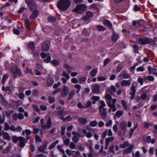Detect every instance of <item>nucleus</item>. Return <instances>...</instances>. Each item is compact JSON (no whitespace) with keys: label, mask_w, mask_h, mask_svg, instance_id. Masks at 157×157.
<instances>
[{"label":"nucleus","mask_w":157,"mask_h":157,"mask_svg":"<svg viewBox=\"0 0 157 157\" xmlns=\"http://www.w3.org/2000/svg\"><path fill=\"white\" fill-rule=\"evenodd\" d=\"M121 104L122 106L125 109H128V107L127 105L124 100H123L121 101Z\"/></svg>","instance_id":"obj_48"},{"label":"nucleus","mask_w":157,"mask_h":157,"mask_svg":"<svg viewBox=\"0 0 157 157\" xmlns=\"http://www.w3.org/2000/svg\"><path fill=\"white\" fill-rule=\"evenodd\" d=\"M8 75L6 74H5L2 78V82L3 84H4L6 80L8 78Z\"/></svg>","instance_id":"obj_54"},{"label":"nucleus","mask_w":157,"mask_h":157,"mask_svg":"<svg viewBox=\"0 0 157 157\" xmlns=\"http://www.w3.org/2000/svg\"><path fill=\"white\" fill-rule=\"evenodd\" d=\"M131 82V80H122L121 83V85L123 86H129L130 85V82Z\"/></svg>","instance_id":"obj_17"},{"label":"nucleus","mask_w":157,"mask_h":157,"mask_svg":"<svg viewBox=\"0 0 157 157\" xmlns=\"http://www.w3.org/2000/svg\"><path fill=\"white\" fill-rule=\"evenodd\" d=\"M40 55L41 57L44 59L45 58L50 55V54L48 53H45L44 52H42Z\"/></svg>","instance_id":"obj_43"},{"label":"nucleus","mask_w":157,"mask_h":157,"mask_svg":"<svg viewBox=\"0 0 157 157\" xmlns=\"http://www.w3.org/2000/svg\"><path fill=\"white\" fill-rule=\"evenodd\" d=\"M50 63L53 66L56 67L59 65V63L58 61L56 59H54L50 61Z\"/></svg>","instance_id":"obj_25"},{"label":"nucleus","mask_w":157,"mask_h":157,"mask_svg":"<svg viewBox=\"0 0 157 157\" xmlns=\"http://www.w3.org/2000/svg\"><path fill=\"white\" fill-rule=\"evenodd\" d=\"M48 99L49 100L48 102L50 104L53 103L55 102V99L54 97H53L51 96H49Z\"/></svg>","instance_id":"obj_40"},{"label":"nucleus","mask_w":157,"mask_h":157,"mask_svg":"<svg viewBox=\"0 0 157 157\" xmlns=\"http://www.w3.org/2000/svg\"><path fill=\"white\" fill-rule=\"evenodd\" d=\"M70 5V2L69 0H59L57 4L58 7L63 10L67 9Z\"/></svg>","instance_id":"obj_1"},{"label":"nucleus","mask_w":157,"mask_h":157,"mask_svg":"<svg viewBox=\"0 0 157 157\" xmlns=\"http://www.w3.org/2000/svg\"><path fill=\"white\" fill-rule=\"evenodd\" d=\"M72 139L73 141L76 143H77L79 140V138L77 136H73Z\"/></svg>","instance_id":"obj_50"},{"label":"nucleus","mask_w":157,"mask_h":157,"mask_svg":"<svg viewBox=\"0 0 157 157\" xmlns=\"http://www.w3.org/2000/svg\"><path fill=\"white\" fill-rule=\"evenodd\" d=\"M98 124L97 122L96 121H90V125L92 127H94L96 126Z\"/></svg>","instance_id":"obj_39"},{"label":"nucleus","mask_w":157,"mask_h":157,"mask_svg":"<svg viewBox=\"0 0 157 157\" xmlns=\"http://www.w3.org/2000/svg\"><path fill=\"white\" fill-rule=\"evenodd\" d=\"M40 108L42 111H45L47 109V106L44 105H40Z\"/></svg>","instance_id":"obj_64"},{"label":"nucleus","mask_w":157,"mask_h":157,"mask_svg":"<svg viewBox=\"0 0 157 157\" xmlns=\"http://www.w3.org/2000/svg\"><path fill=\"white\" fill-rule=\"evenodd\" d=\"M133 148V146L131 145L128 148L124 150V152L126 154H128L131 152Z\"/></svg>","instance_id":"obj_26"},{"label":"nucleus","mask_w":157,"mask_h":157,"mask_svg":"<svg viewBox=\"0 0 157 157\" xmlns=\"http://www.w3.org/2000/svg\"><path fill=\"white\" fill-rule=\"evenodd\" d=\"M147 94H146L144 93H143L140 96V98L142 99L145 100L147 98Z\"/></svg>","instance_id":"obj_62"},{"label":"nucleus","mask_w":157,"mask_h":157,"mask_svg":"<svg viewBox=\"0 0 157 157\" xmlns=\"http://www.w3.org/2000/svg\"><path fill=\"white\" fill-rule=\"evenodd\" d=\"M131 46L133 48L134 50V52L136 53H138L139 50L138 46L136 44L132 45Z\"/></svg>","instance_id":"obj_33"},{"label":"nucleus","mask_w":157,"mask_h":157,"mask_svg":"<svg viewBox=\"0 0 157 157\" xmlns=\"http://www.w3.org/2000/svg\"><path fill=\"white\" fill-rule=\"evenodd\" d=\"M52 121L51 118L49 117L47 120L46 124H43L41 125V127L44 129H46L50 128L52 126Z\"/></svg>","instance_id":"obj_10"},{"label":"nucleus","mask_w":157,"mask_h":157,"mask_svg":"<svg viewBox=\"0 0 157 157\" xmlns=\"http://www.w3.org/2000/svg\"><path fill=\"white\" fill-rule=\"evenodd\" d=\"M5 117L4 115L2 116L0 114V124H3L5 121Z\"/></svg>","instance_id":"obj_44"},{"label":"nucleus","mask_w":157,"mask_h":157,"mask_svg":"<svg viewBox=\"0 0 157 157\" xmlns=\"http://www.w3.org/2000/svg\"><path fill=\"white\" fill-rule=\"evenodd\" d=\"M38 11L36 10H35L31 14L29 18L31 20H33L35 19L38 15Z\"/></svg>","instance_id":"obj_15"},{"label":"nucleus","mask_w":157,"mask_h":157,"mask_svg":"<svg viewBox=\"0 0 157 157\" xmlns=\"http://www.w3.org/2000/svg\"><path fill=\"white\" fill-rule=\"evenodd\" d=\"M75 94L74 91L73 90L71 91L69 94V96L68 99L69 100H71L72 99Z\"/></svg>","instance_id":"obj_42"},{"label":"nucleus","mask_w":157,"mask_h":157,"mask_svg":"<svg viewBox=\"0 0 157 157\" xmlns=\"http://www.w3.org/2000/svg\"><path fill=\"white\" fill-rule=\"evenodd\" d=\"M116 91V89L115 87H114L113 85H111L110 88L108 89L107 90V92L108 93H110L111 95H113V93H115Z\"/></svg>","instance_id":"obj_16"},{"label":"nucleus","mask_w":157,"mask_h":157,"mask_svg":"<svg viewBox=\"0 0 157 157\" xmlns=\"http://www.w3.org/2000/svg\"><path fill=\"white\" fill-rule=\"evenodd\" d=\"M50 43L49 41H45L42 44L41 49L44 51H47L49 48Z\"/></svg>","instance_id":"obj_8"},{"label":"nucleus","mask_w":157,"mask_h":157,"mask_svg":"<svg viewBox=\"0 0 157 157\" xmlns=\"http://www.w3.org/2000/svg\"><path fill=\"white\" fill-rule=\"evenodd\" d=\"M128 143L127 142H125L122 144L120 145V147L121 148H124L128 146Z\"/></svg>","instance_id":"obj_58"},{"label":"nucleus","mask_w":157,"mask_h":157,"mask_svg":"<svg viewBox=\"0 0 157 157\" xmlns=\"http://www.w3.org/2000/svg\"><path fill=\"white\" fill-rule=\"evenodd\" d=\"M0 103L4 105H7L8 104V102L4 99L2 95L0 93Z\"/></svg>","instance_id":"obj_21"},{"label":"nucleus","mask_w":157,"mask_h":157,"mask_svg":"<svg viewBox=\"0 0 157 157\" xmlns=\"http://www.w3.org/2000/svg\"><path fill=\"white\" fill-rule=\"evenodd\" d=\"M27 6L31 10H33L36 7V4L34 0H25Z\"/></svg>","instance_id":"obj_6"},{"label":"nucleus","mask_w":157,"mask_h":157,"mask_svg":"<svg viewBox=\"0 0 157 157\" xmlns=\"http://www.w3.org/2000/svg\"><path fill=\"white\" fill-rule=\"evenodd\" d=\"M147 69L149 72V74H154L155 73L156 71V69L155 68H152L151 66H149L147 68Z\"/></svg>","instance_id":"obj_24"},{"label":"nucleus","mask_w":157,"mask_h":157,"mask_svg":"<svg viewBox=\"0 0 157 157\" xmlns=\"http://www.w3.org/2000/svg\"><path fill=\"white\" fill-rule=\"evenodd\" d=\"M70 142V140L68 138L63 140V143L65 145L68 146Z\"/></svg>","instance_id":"obj_56"},{"label":"nucleus","mask_w":157,"mask_h":157,"mask_svg":"<svg viewBox=\"0 0 157 157\" xmlns=\"http://www.w3.org/2000/svg\"><path fill=\"white\" fill-rule=\"evenodd\" d=\"M153 134L154 136L157 139V125H155L154 126Z\"/></svg>","instance_id":"obj_49"},{"label":"nucleus","mask_w":157,"mask_h":157,"mask_svg":"<svg viewBox=\"0 0 157 157\" xmlns=\"http://www.w3.org/2000/svg\"><path fill=\"white\" fill-rule=\"evenodd\" d=\"M3 137L4 139L5 140L6 139L8 140H10V136L9 135L8 133L6 132H5L4 133Z\"/></svg>","instance_id":"obj_35"},{"label":"nucleus","mask_w":157,"mask_h":157,"mask_svg":"<svg viewBox=\"0 0 157 157\" xmlns=\"http://www.w3.org/2000/svg\"><path fill=\"white\" fill-rule=\"evenodd\" d=\"M112 38L113 41L115 42L117 41L119 38V36L117 34L114 33L112 36Z\"/></svg>","instance_id":"obj_27"},{"label":"nucleus","mask_w":157,"mask_h":157,"mask_svg":"<svg viewBox=\"0 0 157 157\" xmlns=\"http://www.w3.org/2000/svg\"><path fill=\"white\" fill-rule=\"evenodd\" d=\"M32 107L33 109L37 111L38 113H40L41 111L40 109L39 108L38 106L36 105H33Z\"/></svg>","instance_id":"obj_37"},{"label":"nucleus","mask_w":157,"mask_h":157,"mask_svg":"<svg viewBox=\"0 0 157 157\" xmlns=\"http://www.w3.org/2000/svg\"><path fill=\"white\" fill-rule=\"evenodd\" d=\"M124 113L123 111L122 110H118L117 111L116 113V115L118 117H120Z\"/></svg>","instance_id":"obj_31"},{"label":"nucleus","mask_w":157,"mask_h":157,"mask_svg":"<svg viewBox=\"0 0 157 157\" xmlns=\"http://www.w3.org/2000/svg\"><path fill=\"white\" fill-rule=\"evenodd\" d=\"M146 142L148 143L154 144L155 142V140L154 138L151 139V136H148L146 138Z\"/></svg>","instance_id":"obj_19"},{"label":"nucleus","mask_w":157,"mask_h":157,"mask_svg":"<svg viewBox=\"0 0 157 157\" xmlns=\"http://www.w3.org/2000/svg\"><path fill=\"white\" fill-rule=\"evenodd\" d=\"M18 97L19 98L23 99L25 97V95L23 93L20 92L18 94Z\"/></svg>","instance_id":"obj_63"},{"label":"nucleus","mask_w":157,"mask_h":157,"mask_svg":"<svg viewBox=\"0 0 157 157\" xmlns=\"http://www.w3.org/2000/svg\"><path fill=\"white\" fill-rule=\"evenodd\" d=\"M100 114L103 119H105L107 117V112L106 108L99 109Z\"/></svg>","instance_id":"obj_11"},{"label":"nucleus","mask_w":157,"mask_h":157,"mask_svg":"<svg viewBox=\"0 0 157 157\" xmlns=\"http://www.w3.org/2000/svg\"><path fill=\"white\" fill-rule=\"evenodd\" d=\"M54 83V80L53 78H49L47 80V85L49 86H51Z\"/></svg>","instance_id":"obj_29"},{"label":"nucleus","mask_w":157,"mask_h":157,"mask_svg":"<svg viewBox=\"0 0 157 157\" xmlns=\"http://www.w3.org/2000/svg\"><path fill=\"white\" fill-rule=\"evenodd\" d=\"M59 141L58 140H56L54 142L52 143L49 147L48 149L49 150H52L54 148L56 144L58 143Z\"/></svg>","instance_id":"obj_28"},{"label":"nucleus","mask_w":157,"mask_h":157,"mask_svg":"<svg viewBox=\"0 0 157 157\" xmlns=\"http://www.w3.org/2000/svg\"><path fill=\"white\" fill-rule=\"evenodd\" d=\"M136 86H134V84H132L131 87V89L132 90V92H131L134 93H136Z\"/></svg>","instance_id":"obj_57"},{"label":"nucleus","mask_w":157,"mask_h":157,"mask_svg":"<svg viewBox=\"0 0 157 157\" xmlns=\"http://www.w3.org/2000/svg\"><path fill=\"white\" fill-rule=\"evenodd\" d=\"M25 132L26 134V138L29 140L30 137V134L31 133V131L29 129H26L25 130Z\"/></svg>","instance_id":"obj_30"},{"label":"nucleus","mask_w":157,"mask_h":157,"mask_svg":"<svg viewBox=\"0 0 157 157\" xmlns=\"http://www.w3.org/2000/svg\"><path fill=\"white\" fill-rule=\"evenodd\" d=\"M92 105V103L90 101L88 100L86 104H85V108H86Z\"/></svg>","instance_id":"obj_51"},{"label":"nucleus","mask_w":157,"mask_h":157,"mask_svg":"<svg viewBox=\"0 0 157 157\" xmlns=\"http://www.w3.org/2000/svg\"><path fill=\"white\" fill-rule=\"evenodd\" d=\"M78 122L82 124H85L87 123L86 118H79L78 120Z\"/></svg>","instance_id":"obj_20"},{"label":"nucleus","mask_w":157,"mask_h":157,"mask_svg":"<svg viewBox=\"0 0 157 157\" xmlns=\"http://www.w3.org/2000/svg\"><path fill=\"white\" fill-rule=\"evenodd\" d=\"M91 89L93 92L94 94H97L99 92L100 86L98 84H95L92 86Z\"/></svg>","instance_id":"obj_13"},{"label":"nucleus","mask_w":157,"mask_h":157,"mask_svg":"<svg viewBox=\"0 0 157 157\" xmlns=\"http://www.w3.org/2000/svg\"><path fill=\"white\" fill-rule=\"evenodd\" d=\"M28 48L32 52H33L35 49V46L33 42L30 41L27 44Z\"/></svg>","instance_id":"obj_14"},{"label":"nucleus","mask_w":157,"mask_h":157,"mask_svg":"<svg viewBox=\"0 0 157 157\" xmlns=\"http://www.w3.org/2000/svg\"><path fill=\"white\" fill-rule=\"evenodd\" d=\"M25 27L28 31L30 30V21L28 18H26L25 20Z\"/></svg>","instance_id":"obj_18"},{"label":"nucleus","mask_w":157,"mask_h":157,"mask_svg":"<svg viewBox=\"0 0 157 157\" xmlns=\"http://www.w3.org/2000/svg\"><path fill=\"white\" fill-rule=\"evenodd\" d=\"M97 73V70L96 69H93L90 72V75L93 77H94Z\"/></svg>","instance_id":"obj_34"},{"label":"nucleus","mask_w":157,"mask_h":157,"mask_svg":"<svg viewBox=\"0 0 157 157\" xmlns=\"http://www.w3.org/2000/svg\"><path fill=\"white\" fill-rule=\"evenodd\" d=\"M12 140L13 143H17L19 141V137H17V136L14 135L12 136Z\"/></svg>","instance_id":"obj_36"},{"label":"nucleus","mask_w":157,"mask_h":157,"mask_svg":"<svg viewBox=\"0 0 157 157\" xmlns=\"http://www.w3.org/2000/svg\"><path fill=\"white\" fill-rule=\"evenodd\" d=\"M130 76L128 74L126 71H122L118 76V78L120 79L123 78H127Z\"/></svg>","instance_id":"obj_9"},{"label":"nucleus","mask_w":157,"mask_h":157,"mask_svg":"<svg viewBox=\"0 0 157 157\" xmlns=\"http://www.w3.org/2000/svg\"><path fill=\"white\" fill-rule=\"evenodd\" d=\"M138 44L143 45L149 43V38L146 37H140L136 39Z\"/></svg>","instance_id":"obj_4"},{"label":"nucleus","mask_w":157,"mask_h":157,"mask_svg":"<svg viewBox=\"0 0 157 157\" xmlns=\"http://www.w3.org/2000/svg\"><path fill=\"white\" fill-rule=\"evenodd\" d=\"M48 20L49 22H55L56 21V19L52 17H48Z\"/></svg>","instance_id":"obj_47"},{"label":"nucleus","mask_w":157,"mask_h":157,"mask_svg":"<svg viewBox=\"0 0 157 157\" xmlns=\"http://www.w3.org/2000/svg\"><path fill=\"white\" fill-rule=\"evenodd\" d=\"M51 58L50 55L48 56L47 58L44 60V62L46 63H48L49 62L50 63Z\"/></svg>","instance_id":"obj_52"},{"label":"nucleus","mask_w":157,"mask_h":157,"mask_svg":"<svg viewBox=\"0 0 157 157\" xmlns=\"http://www.w3.org/2000/svg\"><path fill=\"white\" fill-rule=\"evenodd\" d=\"M69 88L66 86H64L62 88V90L61 91V96L63 97H64L67 95L69 93Z\"/></svg>","instance_id":"obj_7"},{"label":"nucleus","mask_w":157,"mask_h":157,"mask_svg":"<svg viewBox=\"0 0 157 157\" xmlns=\"http://www.w3.org/2000/svg\"><path fill=\"white\" fill-rule=\"evenodd\" d=\"M96 28L99 31H104L106 30V29L102 25H97L96 26Z\"/></svg>","instance_id":"obj_32"},{"label":"nucleus","mask_w":157,"mask_h":157,"mask_svg":"<svg viewBox=\"0 0 157 157\" xmlns=\"http://www.w3.org/2000/svg\"><path fill=\"white\" fill-rule=\"evenodd\" d=\"M114 140V138L113 136L109 137L106 138L105 139V143H108V144H109L110 142L113 141Z\"/></svg>","instance_id":"obj_38"},{"label":"nucleus","mask_w":157,"mask_h":157,"mask_svg":"<svg viewBox=\"0 0 157 157\" xmlns=\"http://www.w3.org/2000/svg\"><path fill=\"white\" fill-rule=\"evenodd\" d=\"M121 129L122 131V135L124 136L127 129V123L124 121L122 122L120 124Z\"/></svg>","instance_id":"obj_12"},{"label":"nucleus","mask_w":157,"mask_h":157,"mask_svg":"<svg viewBox=\"0 0 157 157\" xmlns=\"http://www.w3.org/2000/svg\"><path fill=\"white\" fill-rule=\"evenodd\" d=\"M108 152L109 153L112 152L113 153H115L114 151L113 150V146H112L109 147L108 149Z\"/></svg>","instance_id":"obj_61"},{"label":"nucleus","mask_w":157,"mask_h":157,"mask_svg":"<svg viewBox=\"0 0 157 157\" xmlns=\"http://www.w3.org/2000/svg\"><path fill=\"white\" fill-rule=\"evenodd\" d=\"M28 139L25 138L22 136H19V146L21 148L23 147L25 145V144L27 143Z\"/></svg>","instance_id":"obj_5"},{"label":"nucleus","mask_w":157,"mask_h":157,"mask_svg":"<svg viewBox=\"0 0 157 157\" xmlns=\"http://www.w3.org/2000/svg\"><path fill=\"white\" fill-rule=\"evenodd\" d=\"M40 119V117L39 116H37L36 118L33 119V124L36 123L38 122Z\"/></svg>","instance_id":"obj_55"},{"label":"nucleus","mask_w":157,"mask_h":157,"mask_svg":"<svg viewBox=\"0 0 157 157\" xmlns=\"http://www.w3.org/2000/svg\"><path fill=\"white\" fill-rule=\"evenodd\" d=\"M80 154V152L78 151H71V155L72 156L74 157H76L78 156Z\"/></svg>","instance_id":"obj_41"},{"label":"nucleus","mask_w":157,"mask_h":157,"mask_svg":"<svg viewBox=\"0 0 157 157\" xmlns=\"http://www.w3.org/2000/svg\"><path fill=\"white\" fill-rule=\"evenodd\" d=\"M87 9V7L85 5L81 4L77 6L72 11L77 13L81 14L84 11L86 10Z\"/></svg>","instance_id":"obj_3"},{"label":"nucleus","mask_w":157,"mask_h":157,"mask_svg":"<svg viewBox=\"0 0 157 157\" xmlns=\"http://www.w3.org/2000/svg\"><path fill=\"white\" fill-rule=\"evenodd\" d=\"M105 98L109 101H111L112 98L111 95L109 94H107L105 96Z\"/></svg>","instance_id":"obj_59"},{"label":"nucleus","mask_w":157,"mask_h":157,"mask_svg":"<svg viewBox=\"0 0 157 157\" xmlns=\"http://www.w3.org/2000/svg\"><path fill=\"white\" fill-rule=\"evenodd\" d=\"M103 23L104 25L108 26L110 28H111L112 27V24L109 21L107 20H104Z\"/></svg>","instance_id":"obj_22"},{"label":"nucleus","mask_w":157,"mask_h":157,"mask_svg":"<svg viewBox=\"0 0 157 157\" xmlns=\"http://www.w3.org/2000/svg\"><path fill=\"white\" fill-rule=\"evenodd\" d=\"M10 69L14 78L22 75L21 70L19 69L17 66L12 67Z\"/></svg>","instance_id":"obj_2"},{"label":"nucleus","mask_w":157,"mask_h":157,"mask_svg":"<svg viewBox=\"0 0 157 157\" xmlns=\"http://www.w3.org/2000/svg\"><path fill=\"white\" fill-rule=\"evenodd\" d=\"M59 118L64 122H68L71 121V116L69 115L66 117L65 118L63 119V117H60Z\"/></svg>","instance_id":"obj_23"},{"label":"nucleus","mask_w":157,"mask_h":157,"mask_svg":"<svg viewBox=\"0 0 157 157\" xmlns=\"http://www.w3.org/2000/svg\"><path fill=\"white\" fill-rule=\"evenodd\" d=\"M62 75V76L65 77L67 80H68L70 78L69 75L67 74L65 71L63 72Z\"/></svg>","instance_id":"obj_46"},{"label":"nucleus","mask_w":157,"mask_h":157,"mask_svg":"<svg viewBox=\"0 0 157 157\" xmlns=\"http://www.w3.org/2000/svg\"><path fill=\"white\" fill-rule=\"evenodd\" d=\"M38 91L36 89L34 90L33 91L32 94L34 97H37L38 96Z\"/></svg>","instance_id":"obj_60"},{"label":"nucleus","mask_w":157,"mask_h":157,"mask_svg":"<svg viewBox=\"0 0 157 157\" xmlns=\"http://www.w3.org/2000/svg\"><path fill=\"white\" fill-rule=\"evenodd\" d=\"M63 110H61L56 111L54 112L57 113L58 116L59 118L60 117H63Z\"/></svg>","instance_id":"obj_45"},{"label":"nucleus","mask_w":157,"mask_h":157,"mask_svg":"<svg viewBox=\"0 0 157 157\" xmlns=\"http://www.w3.org/2000/svg\"><path fill=\"white\" fill-rule=\"evenodd\" d=\"M100 104L101 105L99 106V109L104 108V107L106 105L104 102V101L103 100H101L100 101Z\"/></svg>","instance_id":"obj_53"}]
</instances>
